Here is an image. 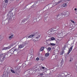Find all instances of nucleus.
Here are the masks:
<instances>
[{"label":"nucleus","instance_id":"412c9836","mask_svg":"<svg viewBox=\"0 0 77 77\" xmlns=\"http://www.w3.org/2000/svg\"><path fill=\"white\" fill-rule=\"evenodd\" d=\"M12 54H11L10 52H9V53L7 54V55L8 57H10V56H11Z\"/></svg>","mask_w":77,"mask_h":77},{"label":"nucleus","instance_id":"6e6552de","mask_svg":"<svg viewBox=\"0 0 77 77\" xmlns=\"http://www.w3.org/2000/svg\"><path fill=\"white\" fill-rule=\"evenodd\" d=\"M38 5H39V3L38 2H35L34 4L33 5H32L31 7V8H34V7H35L36 5L38 6Z\"/></svg>","mask_w":77,"mask_h":77},{"label":"nucleus","instance_id":"1a4fd4ad","mask_svg":"<svg viewBox=\"0 0 77 77\" xmlns=\"http://www.w3.org/2000/svg\"><path fill=\"white\" fill-rule=\"evenodd\" d=\"M24 43H22V44L18 45L19 48L20 49H21V48H23V47H24Z\"/></svg>","mask_w":77,"mask_h":77},{"label":"nucleus","instance_id":"72a5a7b5","mask_svg":"<svg viewBox=\"0 0 77 77\" xmlns=\"http://www.w3.org/2000/svg\"><path fill=\"white\" fill-rule=\"evenodd\" d=\"M38 31H37L36 32H35V35H36V34H38Z\"/></svg>","mask_w":77,"mask_h":77},{"label":"nucleus","instance_id":"09e8293b","mask_svg":"<svg viewBox=\"0 0 77 77\" xmlns=\"http://www.w3.org/2000/svg\"><path fill=\"white\" fill-rule=\"evenodd\" d=\"M66 77H69V75H68L66 76Z\"/></svg>","mask_w":77,"mask_h":77},{"label":"nucleus","instance_id":"bf43d9fd","mask_svg":"<svg viewBox=\"0 0 77 77\" xmlns=\"http://www.w3.org/2000/svg\"><path fill=\"white\" fill-rule=\"evenodd\" d=\"M39 18V17H38V18Z\"/></svg>","mask_w":77,"mask_h":77},{"label":"nucleus","instance_id":"4c0bfd02","mask_svg":"<svg viewBox=\"0 0 77 77\" xmlns=\"http://www.w3.org/2000/svg\"><path fill=\"white\" fill-rule=\"evenodd\" d=\"M62 2V1L60 0L57 2V4H59V3H61Z\"/></svg>","mask_w":77,"mask_h":77},{"label":"nucleus","instance_id":"dca6fc26","mask_svg":"<svg viewBox=\"0 0 77 77\" xmlns=\"http://www.w3.org/2000/svg\"><path fill=\"white\" fill-rule=\"evenodd\" d=\"M52 40V41H54V40H55V38L54 37H52L51 38H50L48 39V41H51Z\"/></svg>","mask_w":77,"mask_h":77},{"label":"nucleus","instance_id":"a18cd8bd","mask_svg":"<svg viewBox=\"0 0 77 77\" xmlns=\"http://www.w3.org/2000/svg\"><path fill=\"white\" fill-rule=\"evenodd\" d=\"M49 72H50L49 73H48V75H51V73H50V71H49Z\"/></svg>","mask_w":77,"mask_h":77},{"label":"nucleus","instance_id":"393cba45","mask_svg":"<svg viewBox=\"0 0 77 77\" xmlns=\"http://www.w3.org/2000/svg\"><path fill=\"white\" fill-rule=\"evenodd\" d=\"M35 36L34 35H30V36L28 37V38H32V37H33V36Z\"/></svg>","mask_w":77,"mask_h":77},{"label":"nucleus","instance_id":"ddd939ff","mask_svg":"<svg viewBox=\"0 0 77 77\" xmlns=\"http://www.w3.org/2000/svg\"><path fill=\"white\" fill-rule=\"evenodd\" d=\"M14 50L12 48V49L9 51V52H10L11 54H14Z\"/></svg>","mask_w":77,"mask_h":77},{"label":"nucleus","instance_id":"aec40b11","mask_svg":"<svg viewBox=\"0 0 77 77\" xmlns=\"http://www.w3.org/2000/svg\"><path fill=\"white\" fill-rule=\"evenodd\" d=\"M49 13H48L47 14H46L45 16V18H47L48 17V14H49Z\"/></svg>","mask_w":77,"mask_h":77},{"label":"nucleus","instance_id":"7c9ffc66","mask_svg":"<svg viewBox=\"0 0 77 77\" xmlns=\"http://www.w3.org/2000/svg\"><path fill=\"white\" fill-rule=\"evenodd\" d=\"M9 77H12V76H13V74H12V73L9 74Z\"/></svg>","mask_w":77,"mask_h":77},{"label":"nucleus","instance_id":"4468645a","mask_svg":"<svg viewBox=\"0 0 77 77\" xmlns=\"http://www.w3.org/2000/svg\"><path fill=\"white\" fill-rule=\"evenodd\" d=\"M44 11L43 10L40 11H39V15H42L43 14V13H44Z\"/></svg>","mask_w":77,"mask_h":77},{"label":"nucleus","instance_id":"5701e85b","mask_svg":"<svg viewBox=\"0 0 77 77\" xmlns=\"http://www.w3.org/2000/svg\"><path fill=\"white\" fill-rule=\"evenodd\" d=\"M40 37V35H36L35 37V38L37 39L38 40V38Z\"/></svg>","mask_w":77,"mask_h":77},{"label":"nucleus","instance_id":"de8ad7c7","mask_svg":"<svg viewBox=\"0 0 77 77\" xmlns=\"http://www.w3.org/2000/svg\"><path fill=\"white\" fill-rule=\"evenodd\" d=\"M71 22L72 23H74V21L72 20H71Z\"/></svg>","mask_w":77,"mask_h":77},{"label":"nucleus","instance_id":"8fccbe9b","mask_svg":"<svg viewBox=\"0 0 77 77\" xmlns=\"http://www.w3.org/2000/svg\"><path fill=\"white\" fill-rule=\"evenodd\" d=\"M41 68H42V69H44V68H45V67H41Z\"/></svg>","mask_w":77,"mask_h":77},{"label":"nucleus","instance_id":"f8f14e48","mask_svg":"<svg viewBox=\"0 0 77 77\" xmlns=\"http://www.w3.org/2000/svg\"><path fill=\"white\" fill-rule=\"evenodd\" d=\"M14 50L12 48V49L9 51V52H10L11 54H14Z\"/></svg>","mask_w":77,"mask_h":77},{"label":"nucleus","instance_id":"6e6d98bb","mask_svg":"<svg viewBox=\"0 0 77 77\" xmlns=\"http://www.w3.org/2000/svg\"><path fill=\"white\" fill-rule=\"evenodd\" d=\"M41 77H44V76H42Z\"/></svg>","mask_w":77,"mask_h":77},{"label":"nucleus","instance_id":"c756f323","mask_svg":"<svg viewBox=\"0 0 77 77\" xmlns=\"http://www.w3.org/2000/svg\"><path fill=\"white\" fill-rule=\"evenodd\" d=\"M11 71L12 73H15V71H14L13 70H12V69H11Z\"/></svg>","mask_w":77,"mask_h":77},{"label":"nucleus","instance_id":"4d7b16f0","mask_svg":"<svg viewBox=\"0 0 77 77\" xmlns=\"http://www.w3.org/2000/svg\"><path fill=\"white\" fill-rule=\"evenodd\" d=\"M16 1H18V0H16Z\"/></svg>","mask_w":77,"mask_h":77},{"label":"nucleus","instance_id":"f03ea898","mask_svg":"<svg viewBox=\"0 0 77 77\" xmlns=\"http://www.w3.org/2000/svg\"><path fill=\"white\" fill-rule=\"evenodd\" d=\"M66 34V32H61L60 33H59L57 35V36L60 38H63L65 36Z\"/></svg>","mask_w":77,"mask_h":77},{"label":"nucleus","instance_id":"79ce46f5","mask_svg":"<svg viewBox=\"0 0 77 77\" xmlns=\"http://www.w3.org/2000/svg\"><path fill=\"white\" fill-rule=\"evenodd\" d=\"M62 76H61V75H58V77H62Z\"/></svg>","mask_w":77,"mask_h":77},{"label":"nucleus","instance_id":"58836bf2","mask_svg":"<svg viewBox=\"0 0 77 77\" xmlns=\"http://www.w3.org/2000/svg\"><path fill=\"white\" fill-rule=\"evenodd\" d=\"M50 45H56L54 43H51Z\"/></svg>","mask_w":77,"mask_h":77},{"label":"nucleus","instance_id":"c9c22d12","mask_svg":"<svg viewBox=\"0 0 77 77\" xmlns=\"http://www.w3.org/2000/svg\"><path fill=\"white\" fill-rule=\"evenodd\" d=\"M56 29H57V30H58V29H59V26H56Z\"/></svg>","mask_w":77,"mask_h":77},{"label":"nucleus","instance_id":"a19ab883","mask_svg":"<svg viewBox=\"0 0 77 77\" xmlns=\"http://www.w3.org/2000/svg\"><path fill=\"white\" fill-rule=\"evenodd\" d=\"M40 75H44V74H43V73H40Z\"/></svg>","mask_w":77,"mask_h":77},{"label":"nucleus","instance_id":"9b49d317","mask_svg":"<svg viewBox=\"0 0 77 77\" xmlns=\"http://www.w3.org/2000/svg\"><path fill=\"white\" fill-rule=\"evenodd\" d=\"M20 66H17L16 67V69L17 71H18V72H20L21 70H20Z\"/></svg>","mask_w":77,"mask_h":77},{"label":"nucleus","instance_id":"f3484780","mask_svg":"<svg viewBox=\"0 0 77 77\" xmlns=\"http://www.w3.org/2000/svg\"><path fill=\"white\" fill-rule=\"evenodd\" d=\"M13 54L14 55H17V54H18V52H17V51H15L14 50Z\"/></svg>","mask_w":77,"mask_h":77},{"label":"nucleus","instance_id":"13d9d810","mask_svg":"<svg viewBox=\"0 0 77 77\" xmlns=\"http://www.w3.org/2000/svg\"><path fill=\"white\" fill-rule=\"evenodd\" d=\"M30 15H29V16H30Z\"/></svg>","mask_w":77,"mask_h":77},{"label":"nucleus","instance_id":"3c124183","mask_svg":"<svg viewBox=\"0 0 77 77\" xmlns=\"http://www.w3.org/2000/svg\"><path fill=\"white\" fill-rule=\"evenodd\" d=\"M25 45H27V44H28V43H25Z\"/></svg>","mask_w":77,"mask_h":77},{"label":"nucleus","instance_id":"864d4df0","mask_svg":"<svg viewBox=\"0 0 77 77\" xmlns=\"http://www.w3.org/2000/svg\"><path fill=\"white\" fill-rule=\"evenodd\" d=\"M0 40L1 41H2V39H1V37H0Z\"/></svg>","mask_w":77,"mask_h":77},{"label":"nucleus","instance_id":"37998d69","mask_svg":"<svg viewBox=\"0 0 77 77\" xmlns=\"http://www.w3.org/2000/svg\"><path fill=\"white\" fill-rule=\"evenodd\" d=\"M5 3H8V0H5Z\"/></svg>","mask_w":77,"mask_h":77},{"label":"nucleus","instance_id":"f704fd0d","mask_svg":"<svg viewBox=\"0 0 77 77\" xmlns=\"http://www.w3.org/2000/svg\"><path fill=\"white\" fill-rule=\"evenodd\" d=\"M61 65H62V64H63V60H62L61 61Z\"/></svg>","mask_w":77,"mask_h":77},{"label":"nucleus","instance_id":"680f3d73","mask_svg":"<svg viewBox=\"0 0 77 77\" xmlns=\"http://www.w3.org/2000/svg\"><path fill=\"white\" fill-rule=\"evenodd\" d=\"M2 59H3V58Z\"/></svg>","mask_w":77,"mask_h":77},{"label":"nucleus","instance_id":"bb28decb","mask_svg":"<svg viewBox=\"0 0 77 77\" xmlns=\"http://www.w3.org/2000/svg\"><path fill=\"white\" fill-rule=\"evenodd\" d=\"M13 35H11L9 37V39H11V38H13Z\"/></svg>","mask_w":77,"mask_h":77},{"label":"nucleus","instance_id":"7ed1b4c3","mask_svg":"<svg viewBox=\"0 0 77 77\" xmlns=\"http://www.w3.org/2000/svg\"><path fill=\"white\" fill-rule=\"evenodd\" d=\"M11 21V19H9L8 18L7 19L5 20H4L2 22V23L4 24H8L10 21Z\"/></svg>","mask_w":77,"mask_h":77},{"label":"nucleus","instance_id":"a878e982","mask_svg":"<svg viewBox=\"0 0 77 77\" xmlns=\"http://www.w3.org/2000/svg\"><path fill=\"white\" fill-rule=\"evenodd\" d=\"M44 50V47H42L40 49V50L41 51H42L43 50Z\"/></svg>","mask_w":77,"mask_h":77},{"label":"nucleus","instance_id":"cd10ccee","mask_svg":"<svg viewBox=\"0 0 77 77\" xmlns=\"http://www.w3.org/2000/svg\"><path fill=\"white\" fill-rule=\"evenodd\" d=\"M48 56H49V53H47L45 55V56L46 57H48Z\"/></svg>","mask_w":77,"mask_h":77},{"label":"nucleus","instance_id":"f257e3e1","mask_svg":"<svg viewBox=\"0 0 77 77\" xmlns=\"http://www.w3.org/2000/svg\"><path fill=\"white\" fill-rule=\"evenodd\" d=\"M54 28H52L48 31V34L50 35H53L56 33V30H54Z\"/></svg>","mask_w":77,"mask_h":77},{"label":"nucleus","instance_id":"6ab92c4d","mask_svg":"<svg viewBox=\"0 0 77 77\" xmlns=\"http://www.w3.org/2000/svg\"><path fill=\"white\" fill-rule=\"evenodd\" d=\"M27 63V62H26V63H25V64H23V66H26V65H30V63H29V64H28V63Z\"/></svg>","mask_w":77,"mask_h":77},{"label":"nucleus","instance_id":"a211bd4d","mask_svg":"<svg viewBox=\"0 0 77 77\" xmlns=\"http://www.w3.org/2000/svg\"><path fill=\"white\" fill-rule=\"evenodd\" d=\"M9 48H10V47L8 46V47H4L2 50H7V49H9Z\"/></svg>","mask_w":77,"mask_h":77},{"label":"nucleus","instance_id":"ea45409f","mask_svg":"<svg viewBox=\"0 0 77 77\" xmlns=\"http://www.w3.org/2000/svg\"><path fill=\"white\" fill-rule=\"evenodd\" d=\"M48 50L49 51H50L51 50V48H48Z\"/></svg>","mask_w":77,"mask_h":77},{"label":"nucleus","instance_id":"473e14b6","mask_svg":"<svg viewBox=\"0 0 77 77\" xmlns=\"http://www.w3.org/2000/svg\"><path fill=\"white\" fill-rule=\"evenodd\" d=\"M62 67V66L61 65H59L58 66V68H60Z\"/></svg>","mask_w":77,"mask_h":77},{"label":"nucleus","instance_id":"49530a36","mask_svg":"<svg viewBox=\"0 0 77 77\" xmlns=\"http://www.w3.org/2000/svg\"><path fill=\"white\" fill-rule=\"evenodd\" d=\"M39 58L38 57H37L36 58V60H39Z\"/></svg>","mask_w":77,"mask_h":77},{"label":"nucleus","instance_id":"603ef678","mask_svg":"<svg viewBox=\"0 0 77 77\" xmlns=\"http://www.w3.org/2000/svg\"><path fill=\"white\" fill-rule=\"evenodd\" d=\"M75 11H76V10H77V8H75L74 9Z\"/></svg>","mask_w":77,"mask_h":77},{"label":"nucleus","instance_id":"39448f33","mask_svg":"<svg viewBox=\"0 0 77 77\" xmlns=\"http://www.w3.org/2000/svg\"><path fill=\"white\" fill-rule=\"evenodd\" d=\"M62 17H64V15L63 14H59L58 15H57V20H59L60 18H62Z\"/></svg>","mask_w":77,"mask_h":77},{"label":"nucleus","instance_id":"0eeeda50","mask_svg":"<svg viewBox=\"0 0 77 77\" xmlns=\"http://www.w3.org/2000/svg\"><path fill=\"white\" fill-rule=\"evenodd\" d=\"M63 14V15H64V17H68L69 15V13L68 11H66Z\"/></svg>","mask_w":77,"mask_h":77},{"label":"nucleus","instance_id":"c03bdc74","mask_svg":"<svg viewBox=\"0 0 77 77\" xmlns=\"http://www.w3.org/2000/svg\"><path fill=\"white\" fill-rule=\"evenodd\" d=\"M3 56V54H0V57H2Z\"/></svg>","mask_w":77,"mask_h":77},{"label":"nucleus","instance_id":"2f4dec72","mask_svg":"<svg viewBox=\"0 0 77 77\" xmlns=\"http://www.w3.org/2000/svg\"><path fill=\"white\" fill-rule=\"evenodd\" d=\"M64 53V51H63L61 52H60V54H61H61H63Z\"/></svg>","mask_w":77,"mask_h":77},{"label":"nucleus","instance_id":"052dcab7","mask_svg":"<svg viewBox=\"0 0 77 77\" xmlns=\"http://www.w3.org/2000/svg\"><path fill=\"white\" fill-rule=\"evenodd\" d=\"M62 77H64L62 76Z\"/></svg>","mask_w":77,"mask_h":77},{"label":"nucleus","instance_id":"e433bc0d","mask_svg":"<svg viewBox=\"0 0 77 77\" xmlns=\"http://www.w3.org/2000/svg\"><path fill=\"white\" fill-rule=\"evenodd\" d=\"M30 58H33V55H32V54L30 56Z\"/></svg>","mask_w":77,"mask_h":77},{"label":"nucleus","instance_id":"20e7f679","mask_svg":"<svg viewBox=\"0 0 77 77\" xmlns=\"http://www.w3.org/2000/svg\"><path fill=\"white\" fill-rule=\"evenodd\" d=\"M53 4H49V5H48V6H47L44 9H45L46 11H47V10H48V9H49V8H51L53 7Z\"/></svg>","mask_w":77,"mask_h":77},{"label":"nucleus","instance_id":"2eb2a0df","mask_svg":"<svg viewBox=\"0 0 77 77\" xmlns=\"http://www.w3.org/2000/svg\"><path fill=\"white\" fill-rule=\"evenodd\" d=\"M72 47H73V46H72L71 47L69 48V50L67 54H69L71 52V51H72Z\"/></svg>","mask_w":77,"mask_h":77},{"label":"nucleus","instance_id":"b1692460","mask_svg":"<svg viewBox=\"0 0 77 77\" xmlns=\"http://www.w3.org/2000/svg\"><path fill=\"white\" fill-rule=\"evenodd\" d=\"M33 53V48H32L30 50V53Z\"/></svg>","mask_w":77,"mask_h":77},{"label":"nucleus","instance_id":"5fc2aeb1","mask_svg":"<svg viewBox=\"0 0 77 77\" xmlns=\"http://www.w3.org/2000/svg\"><path fill=\"white\" fill-rule=\"evenodd\" d=\"M71 60H69V62H71Z\"/></svg>","mask_w":77,"mask_h":77},{"label":"nucleus","instance_id":"4be33fe9","mask_svg":"<svg viewBox=\"0 0 77 77\" xmlns=\"http://www.w3.org/2000/svg\"><path fill=\"white\" fill-rule=\"evenodd\" d=\"M22 21L23 23H24V22H27V19H25L23 20Z\"/></svg>","mask_w":77,"mask_h":77},{"label":"nucleus","instance_id":"423d86ee","mask_svg":"<svg viewBox=\"0 0 77 77\" xmlns=\"http://www.w3.org/2000/svg\"><path fill=\"white\" fill-rule=\"evenodd\" d=\"M13 17V13H11V11H9L7 15V17H10V18H12Z\"/></svg>","mask_w":77,"mask_h":77},{"label":"nucleus","instance_id":"c85d7f7f","mask_svg":"<svg viewBox=\"0 0 77 77\" xmlns=\"http://www.w3.org/2000/svg\"><path fill=\"white\" fill-rule=\"evenodd\" d=\"M67 5V4H66V3L64 4L63 5V7H65V6H66Z\"/></svg>","mask_w":77,"mask_h":77},{"label":"nucleus","instance_id":"9d476101","mask_svg":"<svg viewBox=\"0 0 77 77\" xmlns=\"http://www.w3.org/2000/svg\"><path fill=\"white\" fill-rule=\"evenodd\" d=\"M13 48L15 51H17L20 50V48H19V47L18 46H15L14 47H13Z\"/></svg>","mask_w":77,"mask_h":77}]
</instances>
